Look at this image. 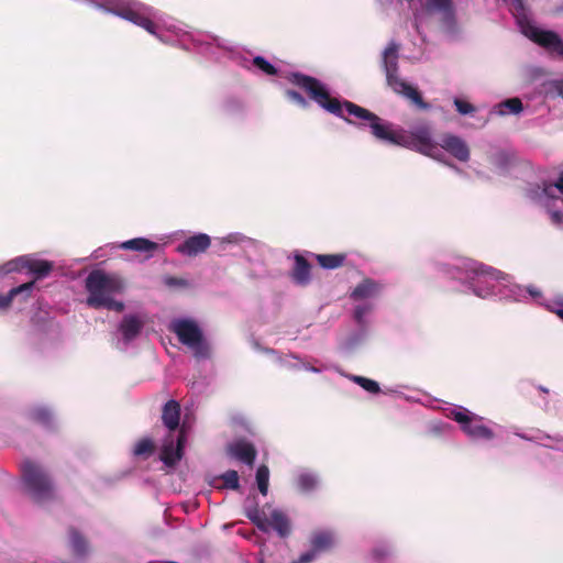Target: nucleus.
<instances>
[{"label":"nucleus","mask_w":563,"mask_h":563,"mask_svg":"<svg viewBox=\"0 0 563 563\" xmlns=\"http://www.w3.org/2000/svg\"><path fill=\"white\" fill-rule=\"evenodd\" d=\"M288 80L303 89L310 99L317 102L321 108L328 112L344 119L347 123L354 122L343 114V109L350 115L367 122L372 134L379 141L386 142L391 145H399L413 148L423 155L438 158L441 154L440 148L431 137V132L428 128H420L412 133H407L405 130H394L393 123L386 122L374 112L355 104L349 100L341 102L336 98H332L327 88L314 77L301 74L291 73Z\"/></svg>","instance_id":"f257e3e1"},{"label":"nucleus","mask_w":563,"mask_h":563,"mask_svg":"<svg viewBox=\"0 0 563 563\" xmlns=\"http://www.w3.org/2000/svg\"><path fill=\"white\" fill-rule=\"evenodd\" d=\"M21 476L25 493L35 503L42 504L56 498L53 478L42 465L30 460L24 461Z\"/></svg>","instance_id":"f03ea898"},{"label":"nucleus","mask_w":563,"mask_h":563,"mask_svg":"<svg viewBox=\"0 0 563 563\" xmlns=\"http://www.w3.org/2000/svg\"><path fill=\"white\" fill-rule=\"evenodd\" d=\"M398 51L399 45L390 42L383 53V68L386 74L387 85L399 95L410 99L421 109H427L428 104L423 101L421 93L411 85L398 77Z\"/></svg>","instance_id":"7ed1b4c3"},{"label":"nucleus","mask_w":563,"mask_h":563,"mask_svg":"<svg viewBox=\"0 0 563 563\" xmlns=\"http://www.w3.org/2000/svg\"><path fill=\"white\" fill-rule=\"evenodd\" d=\"M86 289L87 305L98 309V303H103L109 296L121 292L123 284L118 277L95 269L86 278Z\"/></svg>","instance_id":"20e7f679"},{"label":"nucleus","mask_w":563,"mask_h":563,"mask_svg":"<svg viewBox=\"0 0 563 563\" xmlns=\"http://www.w3.org/2000/svg\"><path fill=\"white\" fill-rule=\"evenodd\" d=\"M169 330L177 335L181 344L192 350L196 357L209 356V345L196 321L175 319L170 322Z\"/></svg>","instance_id":"39448f33"},{"label":"nucleus","mask_w":563,"mask_h":563,"mask_svg":"<svg viewBox=\"0 0 563 563\" xmlns=\"http://www.w3.org/2000/svg\"><path fill=\"white\" fill-rule=\"evenodd\" d=\"M4 267L8 273L26 269L35 276V279H41L51 274L53 271V263L46 260H38L25 255L8 262Z\"/></svg>","instance_id":"423d86ee"},{"label":"nucleus","mask_w":563,"mask_h":563,"mask_svg":"<svg viewBox=\"0 0 563 563\" xmlns=\"http://www.w3.org/2000/svg\"><path fill=\"white\" fill-rule=\"evenodd\" d=\"M525 33L531 41L548 49L550 53L563 57V40L558 33L540 30L536 26H530Z\"/></svg>","instance_id":"0eeeda50"},{"label":"nucleus","mask_w":563,"mask_h":563,"mask_svg":"<svg viewBox=\"0 0 563 563\" xmlns=\"http://www.w3.org/2000/svg\"><path fill=\"white\" fill-rule=\"evenodd\" d=\"M117 14L120 18L128 20V21L143 27L148 33L156 34L155 23L151 20L150 15L147 13H145L135 3L126 4V5H122V7L118 8Z\"/></svg>","instance_id":"6e6552de"},{"label":"nucleus","mask_w":563,"mask_h":563,"mask_svg":"<svg viewBox=\"0 0 563 563\" xmlns=\"http://www.w3.org/2000/svg\"><path fill=\"white\" fill-rule=\"evenodd\" d=\"M117 14L120 18L128 20V21L143 27L148 33L156 34L155 23L151 20L150 15L147 13H145L135 3L126 4V5H122V7L118 8Z\"/></svg>","instance_id":"1a4fd4ad"},{"label":"nucleus","mask_w":563,"mask_h":563,"mask_svg":"<svg viewBox=\"0 0 563 563\" xmlns=\"http://www.w3.org/2000/svg\"><path fill=\"white\" fill-rule=\"evenodd\" d=\"M185 441L186 437L183 430L178 433L176 444H174V439L172 437L165 440L159 459L166 466L173 467L181 460Z\"/></svg>","instance_id":"9d476101"},{"label":"nucleus","mask_w":563,"mask_h":563,"mask_svg":"<svg viewBox=\"0 0 563 563\" xmlns=\"http://www.w3.org/2000/svg\"><path fill=\"white\" fill-rule=\"evenodd\" d=\"M211 244V239L206 233H198L186 239L177 246V252L183 255L192 257L206 252Z\"/></svg>","instance_id":"9b49d317"},{"label":"nucleus","mask_w":563,"mask_h":563,"mask_svg":"<svg viewBox=\"0 0 563 563\" xmlns=\"http://www.w3.org/2000/svg\"><path fill=\"white\" fill-rule=\"evenodd\" d=\"M144 325L145 318L137 314H125L119 324L123 341L129 343L135 340L141 334Z\"/></svg>","instance_id":"f8f14e48"},{"label":"nucleus","mask_w":563,"mask_h":563,"mask_svg":"<svg viewBox=\"0 0 563 563\" xmlns=\"http://www.w3.org/2000/svg\"><path fill=\"white\" fill-rule=\"evenodd\" d=\"M228 453L249 466H253L257 454L255 446L245 440H239L229 444Z\"/></svg>","instance_id":"ddd939ff"},{"label":"nucleus","mask_w":563,"mask_h":563,"mask_svg":"<svg viewBox=\"0 0 563 563\" xmlns=\"http://www.w3.org/2000/svg\"><path fill=\"white\" fill-rule=\"evenodd\" d=\"M441 147L461 162L470 159V148L465 141L455 135H444L441 140Z\"/></svg>","instance_id":"4468645a"},{"label":"nucleus","mask_w":563,"mask_h":563,"mask_svg":"<svg viewBox=\"0 0 563 563\" xmlns=\"http://www.w3.org/2000/svg\"><path fill=\"white\" fill-rule=\"evenodd\" d=\"M290 277L299 286H307L311 280V264L301 254H295L294 256Z\"/></svg>","instance_id":"2eb2a0df"},{"label":"nucleus","mask_w":563,"mask_h":563,"mask_svg":"<svg viewBox=\"0 0 563 563\" xmlns=\"http://www.w3.org/2000/svg\"><path fill=\"white\" fill-rule=\"evenodd\" d=\"M180 420V405L178 401L170 399L168 400L162 410L163 424L169 430L175 431L179 427Z\"/></svg>","instance_id":"dca6fc26"},{"label":"nucleus","mask_w":563,"mask_h":563,"mask_svg":"<svg viewBox=\"0 0 563 563\" xmlns=\"http://www.w3.org/2000/svg\"><path fill=\"white\" fill-rule=\"evenodd\" d=\"M463 431L474 440H492L494 438L493 430L486 427L482 418L475 415L468 424L464 426Z\"/></svg>","instance_id":"f3484780"},{"label":"nucleus","mask_w":563,"mask_h":563,"mask_svg":"<svg viewBox=\"0 0 563 563\" xmlns=\"http://www.w3.org/2000/svg\"><path fill=\"white\" fill-rule=\"evenodd\" d=\"M382 290V285L371 278H365L360 283L351 294L354 300H361L377 296Z\"/></svg>","instance_id":"a211bd4d"},{"label":"nucleus","mask_w":563,"mask_h":563,"mask_svg":"<svg viewBox=\"0 0 563 563\" xmlns=\"http://www.w3.org/2000/svg\"><path fill=\"white\" fill-rule=\"evenodd\" d=\"M120 247L123 250L145 253L148 256H152V254L158 249V244L145 238H135L121 243Z\"/></svg>","instance_id":"6ab92c4d"},{"label":"nucleus","mask_w":563,"mask_h":563,"mask_svg":"<svg viewBox=\"0 0 563 563\" xmlns=\"http://www.w3.org/2000/svg\"><path fill=\"white\" fill-rule=\"evenodd\" d=\"M310 544L320 554L334 548L335 537L330 531H317L312 534Z\"/></svg>","instance_id":"aec40b11"},{"label":"nucleus","mask_w":563,"mask_h":563,"mask_svg":"<svg viewBox=\"0 0 563 563\" xmlns=\"http://www.w3.org/2000/svg\"><path fill=\"white\" fill-rule=\"evenodd\" d=\"M34 285V280L27 282L12 288L7 295H0V309L9 308L18 295H24V299L29 298Z\"/></svg>","instance_id":"412c9836"},{"label":"nucleus","mask_w":563,"mask_h":563,"mask_svg":"<svg viewBox=\"0 0 563 563\" xmlns=\"http://www.w3.org/2000/svg\"><path fill=\"white\" fill-rule=\"evenodd\" d=\"M69 544L75 555L84 556L88 551L86 538L75 528H69Z\"/></svg>","instance_id":"4be33fe9"},{"label":"nucleus","mask_w":563,"mask_h":563,"mask_svg":"<svg viewBox=\"0 0 563 563\" xmlns=\"http://www.w3.org/2000/svg\"><path fill=\"white\" fill-rule=\"evenodd\" d=\"M318 264L324 269H335L343 266L346 255L344 253L336 254H318L316 255Z\"/></svg>","instance_id":"5701e85b"},{"label":"nucleus","mask_w":563,"mask_h":563,"mask_svg":"<svg viewBox=\"0 0 563 563\" xmlns=\"http://www.w3.org/2000/svg\"><path fill=\"white\" fill-rule=\"evenodd\" d=\"M269 528H274L280 537H286L290 532L287 517L279 510H273L268 518Z\"/></svg>","instance_id":"b1692460"},{"label":"nucleus","mask_w":563,"mask_h":563,"mask_svg":"<svg viewBox=\"0 0 563 563\" xmlns=\"http://www.w3.org/2000/svg\"><path fill=\"white\" fill-rule=\"evenodd\" d=\"M246 517L262 531H269V522L268 517L265 515L263 510H260L257 507L246 510Z\"/></svg>","instance_id":"393cba45"},{"label":"nucleus","mask_w":563,"mask_h":563,"mask_svg":"<svg viewBox=\"0 0 563 563\" xmlns=\"http://www.w3.org/2000/svg\"><path fill=\"white\" fill-rule=\"evenodd\" d=\"M497 113L505 115L508 113H519L522 111L523 106L519 98H510L500 102L497 107Z\"/></svg>","instance_id":"a878e982"},{"label":"nucleus","mask_w":563,"mask_h":563,"mask_svg":"<svg viewBox=\"0 0 563 563\" xmlns=\"http://www.w3.org/2000/svg\"><path fill=\"white\" fill-rule=\"evenodd\" d=\"M467 269L475 275L488 276L492 279L498 280L501 277V272L482 263L473 262L467 266Z\"/></svg>","instance_id":"bb28decb"},{"label":"nucleus","mask_w":563,"mask_h":563,"mask_svg":"<svg viewBox=\"0 0 563 563\" xmlns=\"http://www.w3.org/2000/svg\"><path fill=\"white\" fill-rule=\"evenodd\" d=\"M155 451V444L152 439L143 438L136 442L133 454L143 459L150 457Z\"/></svg>","instance_id":"cd10ccee"},{"label":"nucleus","mask_w":563,"mask_h":563,"mask_svg":"<svg viewBox=\"0 0 563 563\" xmlns=\"http://www.w3.org/2000/svg\"><path fill=\"white\" fill-rule=\"evenodd\" d=\"M297 484L301 492L308 493L317 487L318 479L311 473H302L297 477Z\"/></svg>","instance_id":"c85d7f7f"},{"label":"nucleus","mask_w":563,"mask_h":563,"mask_svg":"<svg viewBox=\"0 0 563 563\" xmlns=\"http://www.w3.org/2000/svg\"><path fill=\"white\" fill-rule=\"evenodd\" d=\"M256 482L258 490L262 495H267L268 482H269V470L266 465L258 466L256 471Z\"/></svg>","instance_id":"c756f323"},{"label":"nucleus","mask_w":563,"mask_h":563,"mask_svg":"<svg viewBox=\"0 0 563 563\" xmlns=\"http://www.w3.org/2000/svg\"><path fill=\"white\" fill-rule=\"evenodd\" d=\"M30 417L33 421L41 423L43 426L49 427L52 423V413L48 409L43 407L34 408L30 412Z\"/></svg>","instance_id":"7c9ffc66"},{"label":"nucleus","mask_w":563,"mask_h":563,"mask_svg":"<svg viewBox=\"0 0 563 563\" xmlns=\"http://www.w3.org/2000/svg\"><path fill=\"white\" fill-rule=\"evenodd\" d=\"M352 380L368 393L378 394L380 391L378 383L371 378L363 376H352Z\"/></svg>","instance_id":"2f4dec72"},{"label":"nucleus","mask_w":563,"mask_h":563,"mask_svg":"<svg viewBox=\"0 0 563 563\" xmlns=\"http://www.w3.org/2000/svg\"><path fill=\"white\" fill-rule=\"evenodd\" d=\"M452 8V0H426L428 12H446Z\"/></svg>","instance_id":"473e14b6"},{"label":"nucleus","mask_w":563,"mask_h":563,"mask_svg":"<svg viewBox=\"0 0 563 563\" xmlns=\"http://www.w3.org/2000/svg\"><path fill=\"white\" fill-rule=\"evenodd\" d=\"M223 481V488L236 490L240 488L239 474L234 470H229L220 477Z\"/></svg>","instance_id":"72a5a7b5"},{"label":"nucleus","mask_w":563,"mask_h":563,"mask_svg":"<svg viewBox=\"0 0 563 563\" xmlns=\"http://www.w3.org/2000/svg\"><path fill=\"white\" fill-rule=\"evenodd\" d=\"M253 65L255 67H257L258 69H261L263 73H265L266 75H271V76H274L277 74V69L274 65H272L268 60H266L264 57L262 56H256L254 57L253 59Z\"/></svg>","instance_id":"f704fd0d"},{"label":"nucleus","mask_w":563,"mask_h":563,"mask_svg":"<svg viewBox=\"0 0 563 563\" xmlns=\"http://www.w3.org/2000/svg\"><path fill=\"white\" fill-rule=\"evenodd\" d=\"M106 308L108 310H114L117 312H121L124 310V303L121 301H117L112 298V296H109L103 303H98V309Z\"/></svg>","instance_id":"c9c22d12"},{"label":"nucleus","mask_w":563,"mask_h":563,"mask_svg":"<svg viewBox=\"0 0 563 563\" xmlns=\"http://www.w3.org/2000/svg\"><path fill=\"white\" fill-rule=\"evenodd\" d=\"M453 419L461 424L462 430H464V426L468 424L471 419L474 417L473 413H471L467 410H459L452 412Z\"/></svg>","instance_id":"e433bc0d"},{"label":"nucleus","mask_w":563,"mask_h":563,"mask_svg":"<svg viewBox=\"0 0 563 563\" xmlns=\"http://www.w3.org/2000/svg\"><path fill=\"white\" fill-rule=\"evenodd\" d=\"M454 106L460 114H471L475 111V107L460 98L454 99Z\"/></svg>","instance_id":"4c0bfd02"},{"label":"nucleus","mask_w":563,"mask_h":563,"mask_svg":"<svg viewBox=\"0 0 563 563\" xmlns=\"http://www.w3.org/2000/svg\"><path fill=\"white\" fill-rule=\"evenodd\" d=\"M555 187L561 194H563V169L560 172L556 181L552 184H543V194L550 196V190Z\"/></svg>","instance_id":"58836bf2"},{"label":"nucleus","mask_w":563,"mask_h":563,"mask_svg":"<svg viewBox=\"0 0 563 563\" xmlns=\"http://www.w3.org/2000/svg\"><path fill=\"white\" fill-rule=\"evenodd\" d=\"M287 97L292 100L294 102H296L297 104H299L300 107L302 108H307L308 107V101L303 98V96L301 93H299L298 91H295V90H287L286 92Z\"/></svg>","instance_id":"ea45409f"},{"label":"nucleus","mask_w":563,"mask_h":563,"mask_svg":"<svg viewBox=\"0 0 563 563\" xmlns=\"http://www.w3.org/2000/svg\"><path fill=\"white\" fill-rule=\"evenodd\" d=\"M319 553L311 547V549L305 553H302L298 560L296 561V563H310L312 561H314V559L317 558Z\"/></svg>","instance_id":"a19ab883"},{"label":"nucleus","mask_w":563,"mask_h":563,"mask_svg":"<svg viewBox=\"0 0 563 563\" xmlns=\"http://www.w3.org/2000/svg\"><path fill=\"white\" fill-rule=\"evenodd\" d=\"M368 312V307L366 306H357L354 311L355 319L361 322L363 317Z\"/></svg>","instance_id":"79ce46f5"},{"label":"nucleus","mask_w":563,"mask_h":563,"mask_svg":"<svg viewBox=\"0 0 563 563\" xmlns=\"http://www.w3.org/2000/svg\"><path fill=\"white\" fill-rule=\"evenodd\" d=\"M551 221L554 223V224H561L562 221H563V213L561 211H552L551 214Z\"/></svg>","instance_id":"37998d69"},{"label":"nucleus","mask_w":563,"mask_h":563,"mask_svg":"<svg viewBox=\"0 0 563 563\" xmlns=\"http://www.w3.org/2000/svg\"><path fill=\"white\" fill-rule=\"evenodd\" d=\"M166 283H167V285H170V286H184L186 284V282L184 279H180L177 277H169L166 280Z\"/></svg>","instance_id":"c03bdc74"},{"label":"nucleus","mask_w":563,"mask_h":563,"mask_svg":"<svg viewBox=\"0 0 563 563\" xmlns=\"http://www.w3.org/2000/svg\"><path fill=\"white\" fill-rule=\"evenodd\" d=\"M556 314L563 320V308L556 311Z\"/></svg>","instance_id":"a18cd8bd"},{"label":"nucleus","mask_w":563,"mask_h":563,"mask_svg":"<svg viewBox=\"0 0 563 563\" xmlns=\"http://www.w3.org/2000/svg\"><path fill=\"white\" fill-rule=\"evenodd\" d=\"M540 389H541L543 393H548V389H547V388L540 387Z\"/></svg>","instance_id":"49530a36"},{"label":"nucleus","mask_w":563,"mask_h":563,"mask_svg":"<svg viewBox=\"0 0 563 563\" xmlns=\"http://www.w3.org/2000/svg\"><path fill=\"white\" fill-rule=\"evenodd\" d=\"M521 5V0H516Z\"/></svg>","instance_id":"de8ad7c7"}]
</instances>
